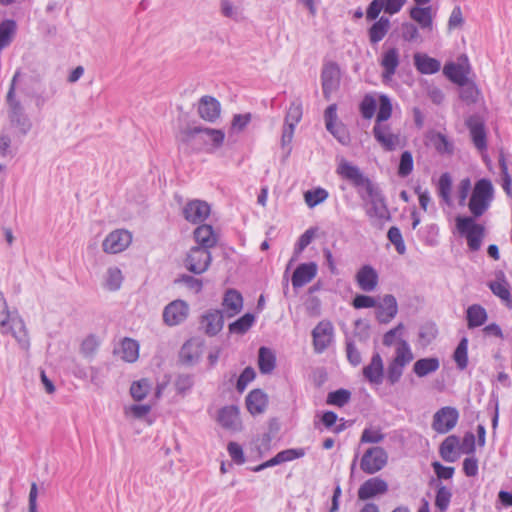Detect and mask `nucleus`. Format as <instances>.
<instances>
[{"label": "nucleus", "instance_id": "4c0bfd02", "mask_svg": "<svg viewBox=\"0 0 512 512\" xmlns=\"http://www.w3.org/2000/svg\"><path fill=\"white\" fill-rule=\"evenodd\" d=\"M468 328L472 329L483 325L487 320V312L479 304H473L466 311Z\"/></svg>", "mask_w": 512, "mask_h": 512}, {"label": "nucleus", "instance_id": "3c124183", "mask_svg": "<svg viewBox=\"0 0 512 512\" xmlns=\"http://www.w3.org/2000/svg\"><path fill=\"white\" fill-rule=\"evenodd\" d=\"M328 196L329 194L327 190L318 187L315 189L307 190L304 193V200L309 208H314L315 206L323 203L328 198Z\"/></svg>", "mask_w": 512, "mask_h": 512}, {"label": "nucleus", "instance_id": "49530a36", "mask_svg": "<svg viewBox=\"0 0 512 512\" xmlns=\"http://www.w3.org/2000/svg\"><path fill=\"white\" fill-rule=\"evenodd\" d=\"M123 282V275L118 267H109L106 272L104 286L109 291H117Z\"/></svg>", "mask_w": 512, "mask_h": 512}, {"label": "nucleus", "instance_id": "473e14b6", "mask_svg": "<svg viewBox=\"0 0 512 512\" xmlns=\"http://www.w3.org/2000/svg\"><path fill=\"white\" fill-rule=\"evenodd\" d=\"M389 18L382 16L368 30L369 41L371 44H377L380 42L388 33L390 29Z\"/></svg>", "mask_w": 512, "mask_h": 512}, {"label": "nucleus", "instance_id": "393cba45", "mask_svg": "<svg viewBox=\"0 0 512 512\" xmlns=\"http://www.w3.org/2000/svg\"><path fill=\"white\" fill-rule=\"evenodd\" d=\"M373 135L386 151L395 150L399 144V135L391 133L388 125L375 124L373 127Z\"/></svg>", "mask_w": 512, "mask_h": 512}, {"label": "nucleus", "instance_id": "c03bdc74", "mask_svg": "<svg viewBox=\"0 0 512 512\" xmlns=\"http://www.w3.org/2000/svg\"><path fill=\"white\" fill-rule=\"evenodd\" d=\"M413 358L414 356L408 342L400 339L395 351V357L392 361L405 367L413 360Z\"/></svg>", "mask_w": 512, "mask_h": 512}, {"label": "nucleus", "instance_id": "0eeeda50", "mask_svg": "<svg viewBox=\"0 0 512 512\" xmlns=\"http://www.w3.org/2000/svg\"><path fill=\"white\" fill-rule=\"evenodd\" d=\"M388 462V453L380 446L368 448L360 460L361 470L368 475L375 474L382 470Z\"/></svg>", "mask_w": 512, "mask_h": 512}, {"label": "nucleus", "instance_id": "a211bd4d", "mask_svg": "<svg viewBox=\"0 0 512 512\" xmlns=\"http://www.w3.org/2000/svg\"><path fill=\"white\" fill-rule=\"evenodd\" d=\"M221 112L220 102L212 96H203L200 98L198 103V114L199 116L208 122H215Z\"/></svg>", "mask_w": 512, "mask_h": 512}, {"label": "nucleus", "instance_id": "1a4fd4ad", "mask_svg": "<svg viewBox=\"0 0 512 512\" xmlns=\"http://www.w3.org/2000/svg\"><path fill=\"white\" fill-rule=\"evenodd\" d=\"M212 261L211 253L203 247H192L185 258V267L194 274H202L208 270Z\"/></svg>", "mask_w": 512, "mask_h": 512}, {"label": "nucleus", "instance_id": "c9c22d12", "mask_svg": "<svg viewBox=\"0 0 512 512\" xmlns=\"http://www.w3.org/2000/svg\"><path fill=\"white\" fill-rule=\"evenodd\" d=\"M445 76L457 85L466 84L468 81V71L464 66L455 64L453 62L447 63L443 68Z\"/></svg>", "mask_w": 512, "mask_h": 512}, {"label": "nucleus", "instance_id": "864d4df0", "mask_svg": "<svg viewBox=\"0 0 512 512\" xmlns=\"http://www.w3.org/2000/svg\"><path fill=\"white\" fill-rule=\"evenodd\" d=\"M452 492L443 484L437 485L435 506L440 512H446L451 502Z\"/></svg>", "mask_w": 512, "mask_h": 512}, {"label": "nucleus", "instance_id": "6e6d98bb", "mask_svg": "<svg viewBox=\"0 0 512 512\" xmlns=\"http://www.w3.org/2000/svg\"><path fill=\"white\" fill-rule=\"evenodd\" d=\"M151 389V384L148 379H140L134 381L130 387V394L135 401L143 400Z\"/></svg>", "mask_w": 512, "mask_h": 512}, {"label": "nucleus", "instance_id": "a19ab883", "mask_svg": "<svg viewBox=\"0 0 512 512\" xmlns=\"http://www.w3.org/2000/svg\"><path fill=\"white\" fill-rule=\"evenodd\" d=\"M366 215L370 219L389 220L390 213L386 204L385 197L370 202V207L366 210Z\"/></svg>", "mask_w": 512, "mask_h": 512}, {"label": "nucleus", "instance_id": "69168bd1", "mask_svg": "<svg viewBox=\"0 0 512 512\" xmlns=\"http://www.w3.org/2000/svg\"><path fill=\"white\" fill-rule=\"evenodd\" d=\"M377 102L371 95H365L360 103V112L363 118L371 119L376 111Z\"/></svg>", "mask_w": 512, "mask_h": 512}, {"label": "nucleus", "instance_id": "58836bf2", "mask_svg": "<svg viewBox=\"0 0 512 512\" xmlns=\"http://www.w3.org/2000/svg\"><path fill=\"white\" fill-rule=\"evenodd\" d=\"M258 366L262 374H270L276 366V356L267 347H261L258 353Z\"/></svg>", "mask_w": 512, "mask_h": 512}, {"label": "nucleus", "instance_id": "13d9d810", "mask_svg": "<svg viewBox=\"0 0 512 512\" xmlns=\"http://www.w3.org/2000/svg\"><path fill=\"white\" fill-rule=\"evenodd\" d=\"M302 104L299 101L292 102L285 116V125L296 127L302 119Z\"/></svg>", "mask_w": 512, "mask_h": 512}, {"label": "nucleus", "instance_id": "c85d7f7f", "mask_svg": "<svg viewBox=\"0 0 512 512\" xmlns=\"http://www.w3.org/2000/svg\"><path fill=\"white\" fill-rule=\"evenodd\" d=\"M222 306L228 317L238 314L243 308V297L236 289H228L223 297Z\"/></svg>", "mask_w": 512, "mask_h": 512}, {"label": "nucleus", "instance_id": "b1692460", "mask_svg": "<svg viewBox=\"0 0 512 512\" xmlns=\"http://www.w3.org/2000/svg\"><path fill=\"white\" fill-rule=\"evenodd\" d=\"M364 377L371 383L379 385L384 378V365L379 353H374L370 363L363 368Z\"/></svg>", "mask_w": 512, "mask_h": 512}, {"label": "nucleus", "instance_id": "bf43d9fd", "mask_svg": "<svg viewBox=\"0 0 512 512\" xmlns=\"http://www.w3.org/2000/svg\"><path fill=\"white\" fill-rule=\"evenodd\" d=\"M392 114L391 100L387 95H380L379 97V109L376 115V124H381L387 121Z\"/></svg>", "mask_w": 512, "mask_h": 512}, {"label": "nucleus", "instance_id": "72a5a7b5", "mask_svg": "<svg viewBox=\"0 0 512 512\" xmlns=\"http://www.w3.org/2000/svg\"><path fill=\"white\" fill-rule=\"evenodd\" d=\"M399 65V52L396 48H389L383 55L381 66L383 67V77L390 79L396 72Z\"/></svg>", "mask_w": 512, "mask_h": 512}, {"label": "nucleus", "instance_id": "a878e982", "mask_svg": "<svg viewBox=\"0 0 512 512\" xmlns=\"http://www.w3.org/2000/svg\"><path fill=\"white\" fill-rule=\"evenodd\" d=\"M201 325L206 334L210 336L218 334L224 325L223 312L218 309L208 311L202 316Z\"/></svg>", "mask_w": 512, "mask_h": 512}, {"label": "nucleus", "instance_id": "052dcab7", "mask_svg": "<svg viewBox=\"0 0 512 512\" xmlns=\"http://www.w3.org/2000/svg\"><path fill=\"white\" fill-rule=\"evenodd\" d=\"M498 162L501 170L502 188L508 196H512V177L508 172V165L503 152L500 153Z\"/></svg>", "mask_w": 512, "mask_h": 512}, {"label": "nucleus", "instance_id": "f257e3e1", "mask_svg": "<svg viewBox=\"0 0 512 512\" xmlns=\"http://www.w3.org/2000/svg\"><path fill=\"white\" fill-rule=\"evenodd\" d=\"M175 138L179 148L187 153L212 154L222 147L225 133L221 129L187 125L179 128Z\"/></svg>", "mask_w": 512, "mask_h": 512}, {"label": "nucleus", "instance_id": "bb28decb", "mask_svg": "<svg viewBox=\"0 0 512 512\" xmlns=\"http://www.w3.org/2000/svg\"><path fill=\"white\" fill-rule=\"evenodd\" d=\"M460 440L456 435H449L440 444L439 454L441 458L446 461L453 463L457 461L460 456Z\"/></svg>", "mask_w": 512, "mask_h": 512}, {"label": "nucleus", "instance_id": "aec40b11", "mask_svg": "<svg viewBox=\"0 0 512 512\" xmlns=\"http://www.w3.org/2000/svg\"><path fill=\"white\" fill-rule=\"evenodd\" d=\"M488 287L492 293L500 298L505 305L512 309V297L510 293V284L506 279L503 271L496 273V280L488 283Z\"/></svg>", "mask_w": 512, "mask_h": 512}, {"label": "nucleus", "instance_id": "f03ea898", "mask_svg": "<svg viewBox=\"0 0 512 512\" xmlns=\"http://www.w3.org/2000/svg\"><path fill=\"white\" fill-rule=\"evenodd\" d=\"M337 173L356 188L362 200L370 203L384 197L380 187L365 176L356 165L342 160L337 168Z\"/></svg>", "mask_w": 512, "mask_h": 512}, {"label": "nucleus", "instance_id": "37998d69", "mask_svg": "<svg viewBox=\"0 0 512 512\" xmlns=\"http://www.w3.org/2000/svg\"><path fill=\"white\" fill-rule=\"evenodd\" d=\"M221 14L235 22H240L244 19L243 9L240 6L234 5L231 0H220Z\"/></svg>", "mask_w": 512, "mask_h": 512}, {"label": "nucleus", "instance_id": "7c9ffc66", "mask_svg": "<svg viewBox=\"0 0 512 512\" xmlns=\"http://www.w3.org/2000/svg\"><path fill=\"white\" fill-rule=\"evenodd\" d=\"M193 234L198 247H203L209 250L217 243V236L211 225L202 224L194 230Z\"/></svg>", "mask_w": 512, "mask_h": 512}, {"label": "nucleus", "instance_id": "9b49d317", "mask_svg": "<svg viewBox=\"0 0 512 512\" xmlns=\"http://www.w3.org/2000/svg\"><path fill=\"white\" fill-rule=\"evenodd\" d=\"M132 242V234L126 229H116L110 232L102 243L105 253L117 254L124 251Z\"/></svg>", "mask_w": 512, "mask_h": 512}, {"label": "nucleus", "instance_id": "5701e85b", "mask_svg": "<svg viewBox=\"0 0 512 512\" xmlns=\"http://www.w3.org/2000/svg\"><path fill=\"white\" fill-rule=\"evenodd\" d=\"M376 318L380 323H389L398 312L397 300L392 294H386L382 298V303L377 304Z\"/></svg>", "mask_w": 512, "mask_h": 512}, {"label": "nucleus", "instance_id": "8fccbe9b", "mask_svg": "<svg viewBox=\"0 0 512 512\" xmlns=\"http://www.w3.org/2000/svg\"><path fill=\"white\" fill-rule=\"evenodd\" d=\"M438 195L447 204L451 205L452 178L449 173H443L438 181Z\"/></svg>", "mask_w": 512, "mask_h": 512}, {"label": "nucleus", "instance_id": "4be33fe9", "mask_svg": "<svg viewBox=\"0 0 512 512\" xmlns=\"http://www.w3.org/2000/svg\"><path fill=\"white\" fill-rule=\"evenodd\" d=\"M466 125L469 129L473 144L479 151L487 148V136L484 123L475 116L467 119Z\"/></svg>", "mask_w": 512, "mask_h": 512}, {"label": "nucleus", "instance_id": "dca6fc26", "mask_svg": "<svg viewBox=\"0 0 512 512\" xmlns=\"http://www.w3.org/2000/svg\"><path fill=\"white\" fill-rule=\"evenodd\" d=\"M388 491V484L379 477H373L366 480L358 489L359 500H369L377 495L385 494Z\"/></svg>", "mask_w": 512, "mask_h": 512}, {"label": "nucleus", "instance_id": "4468645a", "mask_svg": "<svg viewBox=\"0 0 512 512\" xmlns=\"http://www.w3.org/2000/svg\"><path fill=\"white\" fill-rule=\"evenodd\" d=\"M41 76L39 74L31 75L28 77L26 84L31 89L28 93L34 99L35 106L41 109L57 92L56 86L51 84L49 89H43L40 92L36 91V88L41 83Z\"/></svg>", "mask_w": 512, "mask_h": 512}, {"label": "nucleus", "instance_id": "603ef678", "mask_svg": "<svg viewBox=\"0 0 512 512\" xmlns=\"http://www.w3.org/2000/svg\"><path fill=\"white\" fill-rule=\"evenodd\" d=\"M459 97L462 101H464L467 104L476 103L478 100V97L480 95V91L475 83L470 82L469 80L466 82V84L459 85Z\"/></svg>", "mask_w": 512, "mask_h": 512}, {"label": "nucleus", "instance_id": "6e6552de", "mask_svg": "<svg viewBox=\"0 0 512 512\" xmlns=\"http://www.w3.org/2000/svg\"><path fill=\"white\" fill-rule=\"evenodd\" d=\"M459 420V411L452 406H444L433 415L432 429L438 434H447L453 430Z\"/></svg>", "mask_w": 512, "mask_h": 512}, {"label": "nucleus", "instance_id": "f704fd0d", "mask_svg": "<svg viewBox=\"0 0 512 512\" xmlns=\"http://www.w3.org/2000/svg\"><path fill=\"white\" fill-rule=\"evenodd\" d=\"M410 17L419 24L422 29L432 30L433 18L432 8L415 6L410 10Z\"/></svg>", "mask_w": 512, "mask_h": 512}, {"label": "nucleus", "instance_id": "2eb2a0df", "mask_svg": "<svg viewBox=\"0 0 512 512\" xmlns=\"http://www.w3.org/2000/svg\"><path fill=\"white\" fill-rule=\"evenodd\" d=\"M189 312L188 304L183 300H174L163 311V320L169 326H176L186 320Z\"/></svg>", "mask_w": 512, "mask_h": 512}, {"label": "nucleus", "instance_id": "5fc2aeb1", "mask_svg": "<svg viewBox=\"0 0 512 512\" xmlns=\"http://www.w3.org/2000/svg\"><path fill=\"white\" fill-rule=\"evenodd\" d=\"M453 359L457 364V367L460 370H464L468 365V339L466 337L462 338L458 343L454 354Z\"/></svg>", "mask_w": 512, "mask_h": 512}, {"label": "nucleus", "instance_id": "0e129e2a", "mask_svg": "<svg viewBox=\"0 0 512 512\" xmlns=\"http://www.w3.org/2000/svg\"><path fill=\"white\" fill-rule=\"evenodd\" d=\"M414 167L413 156L410 151H404L400 156L398 175L400 177H407L411 174Z\"/></svg>", "mask_w": 512, "mask_h": 512}, {"label": "nucleus", "instance_id": "e2e57ef3", "mask_svg": "<svg viewBox=\"0 0 512 512\" xmlns=\"http://www.w3.org/2000/svg\"><path fill=\"white\" fill-rule=\"evenodd\" d=\"M387 238L389 241L395 246L396 251L403 255L406 252V246L402 237V233L400 229L396 226H392L389 228L387 232Z\"/></svg>", "mask_w": 512, "mask_h": 512}, {"label": "nucleus", "instance_id": "338daca9", "mask_svg": "<svg viewBox=\"0 0 512 512\" xmlns=\"http://www.w3.org/2000/svg\"><path fill=\"white\" fill-rule=\"evenodd\" d=\"M437 335V329L434 324H427L420 328L419 330V341L421 345L427 346L429 345Z\"/></svg>", "mask_w": 512, "mask_h": 512}, {"label": "nucleus", "instance_id": "680f3d73", "mask_svg": "<svg viewBox=\"0 0 512 512\" xmlns=\"http://www.w3.org/2000/svg\"><path fill=\"white\" fill-rule=\"evenodd\" d=\"M350 399L351 392L349 390L341 388L328 394L327 403L329 405L343 407L350 401Z\"/></svg>", "mask_w": 512, "mask_h": 512}, {"label": "nucleus", "instance_id": "79ce46f5", "mask_svg": "<svg viewBox=\"0 0 512 512\" xmlns=\"http://www.w3.org/2000/svg\"><path fill=\"white\" fill-rule=\"evenodd\" d=\"M139 357V344L131 338H124L121 342V358L126 362L133 363Z\"/></svg>", "mask_w": 512, "mask_h": 512}, {"label": "nucleus", "instance_id": "412c9836", "mask_svg": "<svg viewBox=\"0 0 512 512\" xmlns=\"http://www.w3.org/2000/svg\"><path fill=\"white\" fill-rule=\"evenodd\" d=\"M355 280L362 291L372 292L378 285L379 277L371 265H364L356 273Z\"/></svg>", "mask_w": 512, "mask_h": 512}, {"label": "nucleus", "instance_id": "423d86ee", "mask_svg": "<svg viewBox=\"0 0 512 512\" xmlns=\"http://www.w3.org/2000/svg\"><path fill=\"white\" fill-rule=\"evenodd\" d=\"M456 227L458 232L465 236L469 249L471 251H478L485 234L484 226L476 223L473 217L458 216L456 218Z\"/></svg>", "mask_w": 512, "mask_h": 512}, {"label": "nucleus", "instance_id": "de8ad7c7", "mask_svg": "<svg viewBox=\"0 0 512 512\" xmlns=\"http://www.w3.org/2000/svg\"><path fill=\"white\" fill-rule=\"evenodd\" d=\"M254 321L255 316L251 313H246L229 325V331L230 333L242 335L252 327Z\"/></svg>", "mask_w": 512, "mask_h": 512}, {"label": "nucleus", "instance_id": "7ed1b4c3", "mask_svg": "<svg viewBox=\"0 0 512 512\" xmlns=\"http://www.w3.org/2000/svg\"><path fill=\"white\" fill-rule=\"evenodd\" d=\"M0 329L2 334L10 333L23 350L30 347V339L24 320L17 311L11 312L7 302L0 305Z\"/></svg>", "mask_w": 512, "mask_h": 512}, {"label": "nucleus", "instance_id": "ea45409f", "mask_svg": "<svg viewBox=\"0 0 512 512\" xmlns=\"http://www.w3.org/2000/svg\"><path fill=\"white\" fill-rule=\"evenodd\" d=\"M305 455L304 448H290L278 452L274 457L267 460L270 467L302 458Z\"/></svg>", "mask_w": 512, "mask_h": 512}, {"label": "nucleus", "instance_id": "f8f14e48", "mask_svg": "<svg viewBox=\"0 0 512 512\" xmlns=\"http://www.w3.org/2000/svg\"><path fill=\"white\" fill-rule=\"evenodd\" d=\"M210 212L209 204L198 199L189 201L183 208L185 220L193 224L204 222L210 215Z\"/></svg>", "mask_w": 512, "mask_h": 512}, {"label": "nucleus", "instance_id": "ddd939ff", "mask_svg": "<svg viewBox=\"0 0 512 512\" xmlns=\"http://www.w3.org/2000/svg\"><path fill=\"white\" fill-rule=\"evenodd\" d=\"M314 350L324 352L333 339V325L329 321H320L312 331Z\"/></svg>", "mask_w": 512, "mask_h": 512}, {"label": "nucleus", "instance_id": "09e8293b", "mask_svg": "<svg viewBox=\"0 0 512 512\" xmlns=\"http://www.w3.org/2000/svg\"><path fill=\"white\" fill-rule=\"evenodd\" d=\"M430 142L435 148V150L440 154L453 153V144L448 140V138L444 134L440 132L431 134Z\"/></svg>", "mask_w": 512, "mask_h": 512}, {"label": "nucleus", "instance_id": "f3484780", "mask_svg": "<svg viewBox=\"0 0 512 512\" xmlns=\"http://www.w3.org/2000/svg\"><path fill=\"white\" fill-rule=\"evenodd\" d=\"M318 266L315 262L301 263L291 277L292 286L300 288L311 282L317 275Z\"/></svg>", "mask_w": 512, "mask_h": 512}, {"label": "nucleus", "instance_id": "a18cd8bd", "mask_svg": "<svg viewBox=\"0 0 512 512\" xmlns=\"http://www.w3.org/2000/svg\"><path fill=\"white\" fill-rule=\"evenodd\" d=\"M15 31L16 22L14 20L6 19L0 23V51L11 43Z\"/></svg>", "mask_w": 512, "mask_h": 512}, {"label": "nucleus", "instance_id": "6ab92c4d", "mask_svg": "<svg viewBox=\"0 0 512 512\" xmlns=\"http://www.w3.org/2000/svg\"><path fill=\"white\" fill-rule=\"evenodd\" d=\"M202 353L203 343L197 339H190L181 347L179 357L183 364L191 366L199 362Z\"/></svg>", "mask_w": 512, "mask_h": 512}, {"label": "nucleus", "instance_id": "cd10ccee", "mask_svg": "<svg viewBox=\"0 0 512 512\" xmlns=\"http://www.w3.org/2000/svg\"><path fill=\"white\" fill-rule=\"evenodd\" d=\"M267 405V394L261 389H254L248 393L246 397V407L252 415L263 413L266 410Z\"/></svg>", "mask_w": 512, "mask_h": 512}, {"label": "nucleus", "instance_id": "20e7f679", "mask_svg": "<svg viewBox=\"0 0 512 512\" xmlns=\"http://www.w3.org/2000/svg\"><path fill=\"white\" fill-rule=\"evenodd\" d=\"M21 72L17 70L11 80L10 87L6 96V101L9 106V118L12 124L19 127L23 134H26L31 124L28 117L24 113V107L15 96L16 85L21 78Z\"/></svg>", "mask_w": 512, "mask_h": 512}, {"label": "nucleus", "instance_id": "c756f323", "mask_svg": "<svg viewBox=\"0 0 512 512\" xmlns=\"http://www.w3.org/2000/svg\"><path fill=\"white\" fill-rule=\"evenodd\" d=\"M218 422L225 429L237 430L240 425L238 407L230 405L221 408L218 412Z\"/></svg>", "mask_w": 512, "mask_h": 512}, {"label": "nucleus", "instance_id": "39448f33", "mask_svg": "<svg viewBox=\"0 0 512 512\" xmlns=\"http://www.w3.org/2000/svg\"><path fill=\"white\" fill-rule=\"evenodd\" d=\"M493 199V186L490 180L480 179L476 182L471 194L468 207L471 214L478 218L489 208Z\"/></svg>", "mask_w": 512, "mask_h": 512}, {"label": "nucleus", "instance_id": "2f4dec72", "mask_svg": "<svg viewBox=\"0 0 512 512\" xmlns=\"http://www.w3.org/2000/svg\"><path fill=\"white\" fill-rule=\"evenodd\" d=\"M414 65L421 74H435L440 68V62L426 54L416 53L414 55Z\"/></svg>", "mask_w": 512, "mask_h": 512}, {"label": "nucleus", "instance_id": "4d7b16f0", "mask_svg": "<svg viewBox=\"0 0 512 512\" xmlns=\"http://www.w3.org/2000/svg\"><path fill=\"white\" fill-rule=\"evenodd\" d=\"M385 439V434L378 427H368L362 431L360 444H378Z\"/></svg>", "mask_w": 512, "mask_h": 512}, {"label": "nucleus", "instance_id": "774afa93", "mask_svg": "<svg viewBox=\"0 0 512 512\" xmlns=\"http://www.w3.org/2000/svg\"><path fill=\"white\" fill-rule=\"evenodd\" d=\"M99 347V341L96 336L89 335L81 343V353L85 357H92Z\"/></svg>", "mask_w": 512, "mask_h": 512}, {"label": "nucleus", "instance_id": "9d476101", "mask_svg": "<svg viewBox=\"0 0 512 512\" xmlns=\"http://www.w3.org/2000/svg\"><path fill=\"white\" fill-rule=\"evenodd\" d=\"M340 69L335 62L326 63L321 72V84L324 98L329 101L340 87Z\"/></svg>", "mask_w": 512, "mask_h": 512}, {"label": "nucleus", "instance_id": "e433bc0d", "mask_svg": "<svg viewBox=\"0 0 512 512\" xmlns=\"http://www.w3.org/2000/svg\"><path fill=\"white\" fill-rule=\"evenodd\" d=\"M440 367V361L436 357L418 359L413 365V372L418 377H425L436 372Z\"/></svg>", "mask_w": 512, "mask_h": 512}]
</instances>
